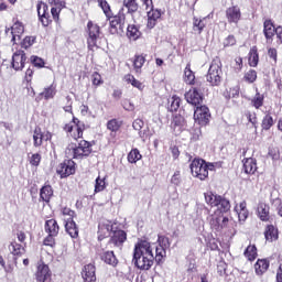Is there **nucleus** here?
I'll return each mask as SVG.
<instances>
[{
	"label": "nucleus",
	"instance_id": "f257e3e1",
	"mask_svg": "<svg viewBox=\"0 0 282 282\" xmlns=\"http://www.w3.org/2000/svg\"><path fill=\"white\" fill-rule=\"evenodd\" d=\"M132 261L139 270H149L155 263V256H153V248L149 240L139 239L134 245Z\"/></svg>",
	"mask_w": 282,
	"mask_h": 282
},
{
	"label": "nucleus",
	"instance_id": "f03ea898",
	"mask_svg": "<svg viewBox=\"0 0 282 282\" xmlns=\"http://www.w3.org/2000/svg\"><path fill=\"white\" fill-rule=\"evenodd\" d=\"M206 91H208L206 82H196V85L185 94V100L194 107H199L204 102Z\"/></svg>",
	"mask_w": 282,
	"mask_h": 282
},
{
	"label": "nucleus",
	"instance_id": "7ed1b4c3",
	"mask_svg": "<svg viewBox=\"0 0 282 282\" xmlns=\"http://www.w3.org/2000/svg\"><path fill=\"white\" fill-rule=\"evenodd\" d=\"M205 202L212 208H217L216 215H224L230 210V200L221 195L213 194V192L205 194Z\"/></svg>",
	"mask_w": 282,
	"mask_h": 282
},
{
	"label": "nucleus",
	"instance_id": "20e7f679",
	"mask_svg": "<svg viewBox=\"0 0 282 282\" xmlns=\"http://www.w3.org/2000/svg\"><path fill=\"white\" fill-rule=\"evenodd\" d=\"M214 167V164L208 165L203 159H194L189 165L193 177H197V180H200L202 182L207 180L208 171H213Z\"/></svg>",
	"mask_w": 282,
	"mask_h": 282
},
{
	"label": "nucleus",
	"instance_id": "39448f33",
	"mask_svg": "<svg viewBox=\"0 0 282 282\" xmlns=\"http://www.w3.org/2000/svg\"><path fill=\"white\" fill-rule=\"evenodd\" d=\"M224 70H221V59H219V57H215L212 61L207 73V83H210L212 87H219V85H221Z\"/></svg>",
	"mask_w": 282,
	"mask_h": 282
},
{
	"label": "nucleus",
	"instance_id": "423d86ee",
	"mask_svg": "<svg viewBox=\"0 0 282 282\" xmlns=\"http://www.w3.org/2000/svg\"><path fill=\"white\" fill-rule=\"evenodd\" d=\"M106 19L109 21L110 34H118V28L119 30L124 29V23L127 22V14H124L123 9H121L116 15H113V11L110 7V13L109 15H106Z\"/></svg>",
	"mask_w": 282,
	"mask_h": 282
},
{
	"label": "nucleus",
	"instance_id": "0eeeda50",
	"mask_svg": "<svg viewBox=\"0 0 282 282\" xmlns=\"http://www.w3.org/2000/svg\"><path fill=\"white\" fill-rule=\"evenodd\" d=\"M87 47L90 52H94L98 47V40L100 39V26L93 21L87 23Z\"/></svg>",
	"mask_w": 282,
	"mask_h": 282
},
{
	"label": "nucleus",
	"instance_id": "6e6552de",
	"mask_svg": "<svg viewBox=\"0 0 282 282\" xmlns=\"http://www.w3.org/2000/svg\"><path fill=\"white\" fill-rule=\"evenodd\" d=\"M52 269L43 260L37 262L34 278L36 282L52 281Z\"/></svg>",
	"mask_w": 282,
	"mask_h": 282
},
{
	"label": "nucleus",
	"instance_id": "1a4fd4ad",
	"mask_svg": "<svg viewBox=\"0 0 282 282\" xmlns=\"http://www.w3.org/2000/svg\"><path fill=\"white\" fill-rule=\"evenodd\" d=\"M127 242V231L122 229H115L110 231V238L108 243L113 246V248H118L122 250L124 248V243Z\"/></svg>",
	"mask_w": 282,
	"mask_h": 282
},
{
	"label": "nucleus",
	"instance_id": "9d476101",
	"mask_svg": "<svg viewBox=\"0 0 282 282\" xmlns=\"http://www.w3.org/2000/svg\"><path fill=\"white\" fill-rule=\"evenodd\" d=\"M194 120L200 127H206L210 122V109L205 105L196 106L194 110Z\"/></svg>",
	"mask_w": 282,
	"mask_h": 282
},
{
	"label": "nucleus",
	"instance_id": "9b49d317",
	"mask_svg": "<svg viewBox=\"0 0 282 282\" xmlns=\"http://www.w3.org/2000/svg\"><path fill=\"white\" fill-rule=\"evenodd\" d=\"M225 18L229 25H239V22L242 19L241 7L238 4H232L228 7L225 11Z\"/></svg>",
	"mask_w": 282,
	"mask_h": 282
},
{
	"label": "nucleus",
	"instance_id": "f8f14e48",
	"mask_svg": "<svg viewBox=\"0 0 282 282\" xmlns=\"http://www.w3.org/2000/svg\"><path fill=\"white\" fill-rule=\"evenodd\" d=\"M37 17L44 28L52 25V15L50 14V7L45 2H39L36 4Z\"/></svg>",
	"mask_w": 282,
	"mask_h": 282
},
{
	"label": "nucleus",
	"instance_id": "ddd939ff",
	"mask_svg": "<svg viewBox=\"0 0 282 282\" xmlns=\"http://www.w3.org/2000/svg\"><path fill=\"white\" fill-rule=\"evenodd\" d=\"M28 62V55L23 50H17L12 55L11 67L15 72H22L25 67V63Z\"/></svg>",
	"mask_w": 282,
	"mask_h": 282
},
{
	"label": "nucleus",
	"instance_id": "4468645a",
	"mask_svg": "<svg viewBox=\"0 0 282 282\" xmlns=\"http://www.w3.org/2000/svg\"><path fill=\"white\" fill-rule=\"evenodd\" d=\"M279 31V26H274V22L271 19H267L263 22V35L265 37V43L272 45L274 41V36H276V32Z\"/></svg>",
	"mask_w": 282,
	"mask_h": 282
},
{
	"label": "nucleus",
	"instance_id": "2eb2a0df",
	"mask_svg": "<svg viewBox=\"0 0 282 282\" xmlns=\"http://www.w3.org/2000/svg\"><path fill=\"white\" fill-rule=\"evenodd\" d=\"M57 173L61 177H69L76 173V163L73 160H65L57 167Z\"/></svg>",
	"mask_w": 282,
	"mask_h": 282
},
{
	"label": "nucleus",
	"instance_id": "dca6fc26",
	"mask_svg": "<svg viewBox=\"0 0 282 282\" xmlns=\"http://www.w3.org/2000/svg\"><path fill=\"white\" fill-rule=\"evenodd\" d=\"M4 32L6 34H8V32H11V41L13 43H17V39H21L23 32H25V25H23V22L19 21V19H14L13 25L11 28H7Z\"/></svg>",
	"mask_w": 282,
	"mask_h": 282
},
{
	"label": "nucleus",
	"instance_id": "f3484780",
	"mask_svg": "<svg viewBox=\"0 0 282 282\" xmlns=\"http://www.w3.org/2000/svg\"><path fill=\"white\" fill-rule=\"evenodd\" d=\"M208 25V18L194 17L192 20V34L199 36Z\"/></svg>",
	"mask_w": 282,
	"mask_h": 282
},
{
	"label": "nucleus",
	"instance_id": "a211bd4d",
	"mask_svg": "<svg viewBox=\"0 0 282 282\" xmlns=\"http://www.w3.org/2000/svg\"><path fill=\"white\" fill-rule=\"evenodd\" d=\"M132 127L135 131H139V135L142 138L143 142L149 140V137L152 135L149 127L144 128V121L142 119H135L132 122Z\"/></svg>",
	"mask_w": 282,
	"mask_h": 282
},
{
	"label": "nucleus",
	"instance_id": "6ab92c4d",
	"mask_svg": "<svg viewBox=\"0 0 282 282\" xmlns=\"http://www.w3.org/2000/svg\"><path fill=\"white\" fill-rule=\"evenodd\" d=\"M150 11H148V28L150 30H153V28H155V25H158V21H160V19H162V10L160 9H153L149 8Z\"/></svg>",
	"mask_w": 282,
	"mask_h": 282
},
{
	"label": "nucleus",
	"instance_id": "aec40b11",
	"mask_svg": "<svg viewBox=\"0 0 282 282\" xmlns=\"http://www.w3.org/2000/svg\"><path fill=\"white\" fill-rule=\"evenodd\" d=\"M82 279L84 282H95L96 281V265L88 263L82 269Z\"/></svg>",
	"mask_w": 282,
	"mask_h": 282
},
{
	"label": "nucleus",
	"instance_id": "412c9836",
	"mask_svg": "<svg viewBox=\"0 0 282 282\" xmlns=\"http://www.w3.org/2000/svg\"><path fill=\"white\" fill-rule=\"evenodd\" d=\"M184 124H186V120L182 115H175L172 118L171 129L173 130L174 135H180L184 130Z\"/></svg>",
	"mask_w": 282,
	"mask_h": 282
},
{
	"label": "nucleus",
	"instance_id": "4be33fe9",
	"mask_svg": "<svg viewBox=\"0 0 282 282\" xmlns=\"http://www.w3.org/2000/svg\"><path fill=\"white\" fill-rule=\"evenodd\" d=\"M54 197V188L52 185H44L40 189V198L39 202H43L44 206L48 205L50 202H52V198Z\"/></svg>",
	"mask_w": 282,
	"mask_h": 282
},
{
	"label": "nucleus",
	"instance_id": "5701e85b",
	"mask_svg": "<svg viewBox=\"0 0 282 282\" xmlns=\"http://www.w3.org/2000/svg\"><path fill=\"white\" fill-rule=\"evenodd\" d=\"M89 153H91L90 142L78 143V147L73 148V158L75 159L89 155Z\"/></svg>",
	"mask_w": 282,
	"mask_h": 282
},
{
	"label": "nucleus",
	"instance_id": "b1692460",
	"mask_svg": "<svg viewBox=\"0 0 282 282\" xmlns=\"http://www.w3.org/2000/svg\"><path fill=\"white\" fill-rule=\"evenodd\" d=\"M126 36L130 42H135L142 39V31H140V26L137 24H128Z\"/></svg>",
	"mask_w": 282,
	"mask_h": 282
},
{
	"label": "nucleus",
	"instance_id": "393cba45",
	"mask_svg": "<svg viewBox=\"0 0 282 282\" xmlns=\"http://www.w3.org/2000/svg\"><path fill=\"white\" fill-rule=\"evenodd\" d=\"M257 276H263L270 270V260L267 258L258 259L253 265Z\"/></svg>",
	"mask_w": 282,
	"mask_h": 282
},
{
	"label": "nucleus",
	"instance_id": "a878e982",
	"mask_svg": "<svg viewBox=\"0 0 282 282\" xmlns=\"http://www.w3.org/2000/svg\"><path fill=\"white\" fill-rule=\"evenodd\" d=\"M264 239L265 241H278L279 240V227L274 225H267L264 227Z\"/></svg>",
	"mask_w": 282,
	"mask_h": 282
},
{
	"label": "nucleus",
	"instance_id": "bb28decb",
	"mask_svg": "<svg viewBox=\"0 0 282 282\" xmlns=\"http://www.w3.org/2000/svg\"><path fill=\"white\" fill-rule=\"evenodd\" d=\"M33 140L34 142H50L52 140V132L48 130H43L41 127H35L34 133H33Z\"/></svg>",
	"mask_w": 282,
	"mask_h": 282
},
{
	"label": "nucleus",
	"instance_id": "cd10ccee",
	"mask_svg": "<svg viewBox=\"0 0 282 282\" xmlns=\"http://www.w3.org/2000/svg\"><path fill=\"white\" fill-rule=\"evenodd\" d=\"M44 230L46 235H53L55 237H58V234L61 232V226L58 225V221H56V219L51 218L45 221Z\"/></svg>",
	"mask_w": 282,
	"mask_h": 282
},
{
	"label": "nucleus",
	"instance_id": "c85d7f7f",
	"mask_svg": "<svg viewBox=\"0 0 282 282\" xmlns=\"http://www.w3.org/2000/svg\"><path fill=\"white\" fill-rule=\"evenodd\" d=\"M48 4L52 7L51 14H52L53 20L56 23H58V21L61 19V12H62L63 8H65V6H67V2L48 1Z\"/></svg>",
	"mask_w": 282,
	"mask_h": 282
},
{
	"label": "nucleus",
	"instance_id": "c756f323",
	"mask_svg": "<svg viewBox=\"0 0 282 282\" xmlns=\"http://www.w3.org/2000/svg\"><path fill=\"white\" fill-rule=\"evenodd\" d=\"M111 230H113L111 225L100 223L98 225V231H97L98 241H105V239H107V237H111Z\"/></svg>",
	"mask_w": 282,
	"mask_h": 282
},
{
	"label": "nucleus",
	"instance_id": "7c9ffc66",
	"mask_svg": "<svg viewBox=\"0 0 282 282\" xmlns=\"http://www.w3.org/2000/svg\"><path fill=\"white\" fill-rule=\"evenodd\" d=\"M258 217L260 221H270V205L265 203H259L257 208Z\"/></svg>",
	"mask_w": 282,
	"mask_h": 282
},
{
	"label": "nucleus",
	"instance_id": "2f4dec72",
	"mask_svg": "<svg viewBox=\"0 0 282 282\" xmlns=\"http://www.w3.org/2000/svg\"><path fill=\"white\" fill-rule=\"evenodd\" d=\"M183 80L191 87H195L197 85V82L195 80V72L191 69V63H187L185 66Z\"/></svg>",
	"mask_w": 282,
	"mask_h": 282
},
{
	"label": "nucleus",
	"instance_id": "473e14b6",
	"mask_svg": "<svg viewBox=\"0 0 282 282\" xmlns=\"http://www.w3.org/2000/svg\"><path fill=\"white\" fill-rule=\"evenodd\" d=\"M147 63V55L144 54H135L132 61V66L135 74H141L142 67Z\"/></svg>",
	"mask_w": 282,
	"mask_h": 282
},
{
	"label": "nucleus",
	"instance_id": "72a5a7b5",
	"mask_svg": "<svg viewBox=\"0 0 282 282\" xmlns=\"http://www.w3.org/2000/svg\"><path fill=\"white\" fill-rule=\"evenodd\" d=\"M65 230L67 232V235H69V237H72V239H78V225H76V221L74 220H65Z\"/></svg>",
	"mask_w": 282,
	"mask_h": 282
},
{
	"label": "nucleus",
	"instance_id": "f704fd0d",
	"mask_svg": "<svg viewBox=\"0 0 282 282\" xmlns=\"http://www.w3.org/2000/svg\"><path fill=\"white\" fill-rule=\"evenodd\" d=\"M9 250H10L11 254H13V257H23V254H25V243L23 246V245L17 242V240H13L9 245Z\"/></svg>",
	"mask_w": 282,
	"mask_h": 282
},
{
	"label": "nucleus",
	"instance_id": "c9c22d12",
	"mask_svg": "<svg viewBox=\"0 0 282 282\" xmlns=\"http://www.w3.org/2000/svg\"><path fill=\"white\" fill-rule=\"evenodd\" d=\"M122 8H126L128 14H135L140 10L138 0H122Z\"/></svg>",
	"mask_w": 282,
	"mask_h": 282
},
{
	"label": "nucleus",
	"instance_id": "e433bc0d",
	"mask_svg": "<svg viewBox=\"0 0 282 282\" xmlns=\"http://www.w3.org/2000/svg\"><path fill=\"white\" fill-rule=\"evenodd\" d=\"M123 80H124V83H127V85H131L135 89H139V91H144V84H142V82L138 80L135 78V76H133L131 74H126L123 76Z\"/></svg>",
	"mask_w": 282,
	"mask_h": 282
},
{
	"label": "nucleus",
	"instance_id": "4c0bfd02",
	"mask_svg": "<svg viewBox=\"0 0 282 282\" xmlns=\"http://www.w3.org/2000/svg\"><path fill=\"white\" fill-rule=\"evenodd\" d=\"M243 257L247 259V261H254L257 257H259V250L257 249V245H249L245 251Z\"/></svg>",
	"mask_w": 282,
	"mask_h": 282
},
{
	"label": "nucleus",
	"instance_id": "58836bf2",
	"mask_svg": "<svg viewBox=\"0 0 282 282\" xmlns=\"http://www.w3.org/2000/svg\"><path fill=\"white\" fill-rule=\"evenodd\" d=\"M124 124V121H122V119H110L108 120L106 127L108 129V131H111V133H118V131H120V129H122V126Z\"/></svg>",
	"mask_w": 282,
	"mask_h": 282
},
{
	"label": "nucleus",
	"instance_id": "ea45409f",
	"mask_svg": "<svg viewBox=\"0 0 282 282\" xmlns=\"http://www.w3.org/2000/svg\"><path fill=\"white\" fill-rule=\"evenodd\" d=\"M101 261H105L108 265H112L116 268L118 265V258H116V253L113 251H106L100 256Z\"/></svg>",
	"mask_w": 282,
	"mask_h": 282
},
{
	"label": "nucleus",
	"instance_id": "a19ab883",
	"mask_svg": "<svg viewBox=\"0 0 282 282\" xmlns=\"http://www.w3.org/2000/svg\"><path fill=\"white\" fill-rule=\"evenodd\" d=\"M243 169L247 175H254V173H257V160L252 158L246 159L243 162Z\"/></svg>",
	"mask_w": 282,
	"mask_h": 282
},
{
	"label": "nucleus",
	"instance_id": "79ce46f5",
	"mask_svg": "<svg viewBox=\"0 0 282 282\" xmlns=\"http://www.w3.org/2000/svg\"><path fill=\"white\" fill-rule=\"evenodd\" d=\"M72 122L75 124V129H73L70 138H73V140H80V138H83V128L80 127V120L73 116Z\"/></svg>",
	"mask_w": 282,
	"mask_h": 282
},
{
	"label": "nucleus",
	"instance_id": "37998d69",
	"mask_svg": "<svg viewBox=\"0 0 282 282\" xmlns=\"http://www.w3.org/2000/svg\"><path fill=\"white\" fill-rule=\"evenodd\" d=\"M236 212L238 213L239 221H246L248 219L250 213L248 212L246 200L241 202L239 206H236Z\"/></svg>",
	"mask_w": 282,
	"mask_h": 282
},
{
	"label": "nucleus",
	"instance_id": "c03bdc74",
	"mask_svg": "<svg viewBox=\"0 0 282 282\" xmlns=\"http://www.w3.org/2000/svg\"><path fill=\"white\" fill-rule=\"evenodd\" d=\"M87 3H97L102 10L105 17H109V14H111V4H109L107 0H87Z\"/></svg>",
	"mask_w": 282,
	"mask_h": 282
},
{
	"label": "nucleus",
	"instance_id": "a18cd8bd",
	"mask_svg": "<svg viewBox=\"0 0 282 282\" xmlns=\"http://www.w3.org/2000/svg\"><path fill=\"white\" fill-rule=\"evenodd\" d=\"M272 127H274V118L272 117V113L267 112L262 118L261 129L262 131H270Z\"/></svg>",
	"mask_w": 282,
	"mask_h": 282
},
{
	"label": "nucleus",
	"instance_id": "49530a36",
	"mask_svg": "<svg viewBox=\"0 0 282 282\" xmlns=\"http://www.w3.org/2000/svg\"><path fill=\"white\" fill-rule=\"evenodd\" d=\"M248 63L250 67H257L259 65V48L257 46L250 48Z\"/></svg>",
	"mask_w": 282,
	"mask_h": 282
},
{
	"label": "nucleus",
	"instance_id": "de8ad7c7",
	"mask_svg": "<svg viewBox=\"0 0 282 282\" xmlns=\"http://www.w3.org/2000/svg\"><path fill=\"white\" fill-rule=\"evenodd\" d=\"M169 104L170 106L167 107L169 111H171V113L177 111L182 105V98L177 95H173L170 99H169Z\"/></svg>",
	"mask_w": 282,
	"mask_h": 282
},
{
	"label": "nucleus",
	"instance_id": "09e8293b",
	"mask_svg": "<svg viewBox=\"0 0 282 282\" xmlns=\"http://www.w3.org/2000/svg\"><path fill=\"white\" fill-rule=\"evenodd\" d=\"M263 102H265V96L257 90L256 95L251 99V107L259 109L260 107H263Z\"/></svg>",
	"mask_w": 282,
	"mask_h": 282
},
{
	"label": "nucleus",
	"instance_id": "8fccbe9b",
	"mask_svg": "<svg viewBox=\"0 0 282 282\" xmlns=\"http://www.w3.org/2000/svg\"><path fill=\"white\" fill-rule=\"evenodd\" d=\"M42 98L45 100H50L56 96V84H51L48 87L44 88V90L41 93Z\"/></svg>",
	"mask_w": 282,
	"mask_h": 282
},
{
	"label": "nucleus",
	"instance_id": "3c124183",
	"mask_svg": "<svg viewBox=\"0 0 282 282\" xmlns=\"http://www.w3.org/2000/svg\"><path fill=\"white\" fill-rule=\"evenodd\" d=\"M36 43V35H26L20 43L22 50H30Z\"/></svg>",
	"mask_w": 282,
	"mask_h": 282
},
{
	"label": "nucleus",
	"instance_id": "603ef678",
	"mask_svg": "<svg viewBox=\"0 0 282 282\" xmlns=\"http://www.w3.org/2000/svg\"><path fill=\"white\" fill-rule=\"evenodd\" d=\"M166 259V248L156 246L154 261L160 265Z\"/></svg>",
	"mask_w": 282,
	"mask_h": 282
},
{
	"label": "nucleus",
	"instance_id": "864d4df0",
	"mask_svg": "<svg viewBox=\"0 0 282 282\" xmlns=\"http://www.w3.org/2000/svg\"><path fill=\"white\" fill-rule=\"evenodd\" d=\"M221 217L223 214H217V212L213 215L209 224L214 230H221Z\"/></svg>",
	"mask_w": 282,
	"mask_h": 282
},
{
	"label": "nucleus",
	"instance_id": "5fc2aeb1",
	"mask_svg": "<svg viewBox=\"0 0 282 282\" xmlns=\"http://www.w3.org/2000/svg\"><path fill=\"white\" fill-rule=\"evenodd\" d=\"M30 62L33 65V67H37V69H43V67H45V59L36 55H32L30 57Z\"/></svg>",
	"mask_w": 282,
	"mask_h": 282
},
{
	"label": "nucleus",
	"instance_id": "6e6d98bb",
	"mask_svg": "<svg viewBox=\"0 0 282 282\" xmlns=\"http://www.w3.org/2000/svg\"><path fill=\"white\" fill-rule=\"evenodd\" d=\"M107 188V182L105 178L98 176L95 181V193H102Z\"/></svg>",
	"mask_w": 282,
	"mask_h": 282
},
{
	"label": "nucleus",
	"instance_id": "4d7b16f0",
	"mask_svg": "<svg viewBox=\"0 0 282 282\" xmlns=\"http://www.w3.org/2000/svg\"><path fill=\"white\" fill-rule=\"evenodd\" d=\"M139 160H142V154H140V151L138 149H133L129 154H128V162L130 164H135Z\"/></svg>",
	"mask_w": 282,
	"mask_h": 282
},
{
	"label": "nucleus",
	"instance_id": "13d9d810",
	"mask_svg": "<svg viewBox=\"0 0 282 282\" xmlns=\"http://www.w3.org/2000/svg\"><path fill=\"white\" fill-rule=\"evenodd\" d=\"M61 213H62L63 217H68V218L64 219V221H74V217H76V212H74L69 207H63Z\"/></svg>",
	"mask_w": 282,
	"mask_h": 282
},
{
	"label": "nucleus",
	"instance_id": "bf43d9fd",
	"mask_svg": "<svg viewBox=\"0 0 282 282\" xmlns=\"http://www.w3.org/2000/svg\"><path fill=\"white\" fill-rule=\"evenodd\" d=\"M224 96L227 100H230V98H237L239 96V88L238 87L227 88L224 91Z\"/></svg>",
	"mask_w": 282,
	"mask_h": 282
},
{
	"label": "nucleus",
	"instance_id": "052dcab7",
	"mask_svg": "<svg viewBox=\"0 0 282 282\" xmlns=\"http://www.w3.org/2000/svg\"><path fill=\"white\" fill-rule=\"evenodd\" d=\"M245 117L247 118L248 122L257 129V124H259V119L257 118V112L247 111L245 112Z\"/></svg>",
	"mask_w": 282,
	"mask_h": 282
},
{
	"label": "nucleus",
	"instance_id": "680f3d73",
	"mask_svg": "<svg viewBox=\"0 0 282 282\" xmlns=\"http://www.w3.org/2000/svg\"><path fill=\"white\" fill-rule=\"evenodd\" d=\"M56 237L52 234H47V236L43 239V246H47L48 248H56Z\"/></svg>",
	"mask_w": 282,
	"mask_h": 282
},
{
	"label": "nucleus",
	"instance_id": "e2e57ef3",
	"mask_svg": "<svg viewBox=\"0 0 282 282\" xmlns=\"http://www.w3.org/2000/svg\"><path fill=\"white\" fill-rule=\"evenodd\" d=\"M243 80L249 84L256 83L257 82V70L249 69L247 73H245Z\"/></svg>",
	"mask_w": 282,
	"mask_h": 282
},
{
	"label": "nucleus",
	"instance_id": "0e129e2a",
	"mask_svg": "<svg viewBox=\"0 0 282 282\" xmlns=\"http://www.w3.org/2000/svg\"><path fill=\"white\" fill-rule=\"evenodd\" d=\"M91 83L94 87H100V85L105 83V80H102V75H100L98 72H94L91 74Z\"/></svg>",
	"mask_w": 282,
	"mask_h": 282
},
{
	"label": "nucleus",
	"instance_id": "69168bd1",
	"mask_svg": "<svg viewBox=\"0 0 282 282\" xmlns=\"http://www.w3.org/2000/svg\"><path fill=\"white\" fill-rule=\"evenodd\" d=\"M158 243V246L161 248H171V240L166 236H159Z\"/></svg>",
	"mask_w": 282,
	"mask_h": 282
},
{
	"label": "nucleus",
	"instance_id": "338daca9",
	"mask_svg": "<svg viewBox=\"0 0 282 282\" xmlns=\"http://www.w3.org/2000/svg\"><path fill=\"white\" fill-rule=\"evenodd\" d=\"M223 45L224 47H234V45H237V37H235L232 34L228 35L224 40Z\"/></svg>",
	"mask_w": 282,
	"mask_h": 282
},
{
	"label": "nucleus",
	"instance_id": "774afa93",
	"mask_svg": "<svg viewBox=\"0 0 282 282\" xmlns=\"http://www.w3.org/2000/svg\"><path fill=\"white\" fill-rule=\"evenodd\" d=\"M40 164H41V154H39V153L32 154V156L30 159V165L39 166Z\"/></svg>",
	"mask_w": 282,
	"mask_h": 282
}]
</instances>
